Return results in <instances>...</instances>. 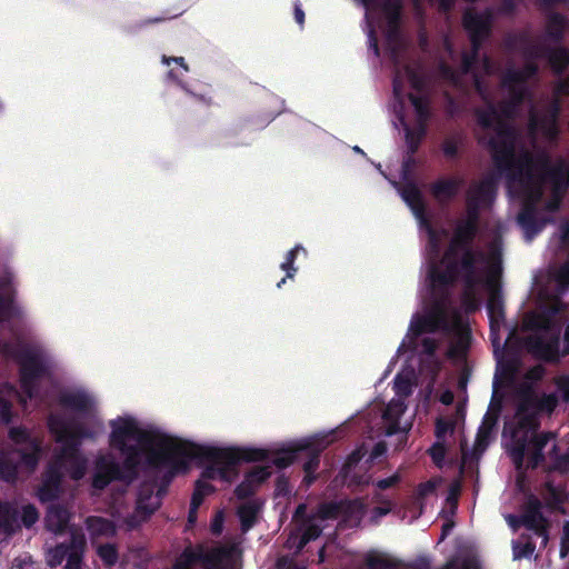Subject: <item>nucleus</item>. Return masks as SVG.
I'll return each instance as SVG.
<instances>
[{
    "mask_svg": "<svg viewBox=\"0 0 569 569\" xmlns=\"http://www.w3.org/2000/svg\"><path fill=\"white\" fill-rule=\"evenodd\" d=\"M401 197L411 208L420 223L421 232L427 237V277L421 290L422 309L412 317L409 332L399 351L406 346L419 349L420 372L433 379L440 369L441 361L435 353L437 341L430 335L448 333L451 336L448 357L455 360L462 359L469 342L466 320L460 313L449 310L448 303L443 299L447 284L453 280H461L469 290L468 295L487 290L491 296L488 302L491 328L493 331L500 328L502 308L496 297L502 270L500 243L496 240L486 253L469 248L467 241L475 231V220L469 217L457 227L449 248L441 257L442 248L448 240L447 232L442 228L431 226L425 219L419 190L415 186H407L401 191Z\"/></svg>",
    "mask_w": 569,
    "mask_h": 569,
    "instance_id": "f257e3e1",
    "label": "nucleus"
},
{
    "mask_svg": "<svg viewBox=\"0 0 569 569\" xmlns=\"http://www.w3.org/2000/svg\"><path fill=\"white\" fill-rule=\"evenodd\" d=\"M110 448L119 452V458L128 466L140 462L142 457L153 465L168 466L182 470L193 459L207 463L204 479L230 483L238 475L241 461L272 462L283 468L295 459L299 450H321L331 441L332 433L317 435L301 439L278 450L251 448H220L198 445L178 438L159 428L148 427L130 415H122L109 422Z\"/></svg>",
    "mask_w": 569,
    "mask_h": 569,
    "instance_id": "f03ea898",
    "label": "nucleus"
},
{
    "mask_svg": "<svg viewBox=\"0 0 569 569\" xmlns=\"http://www.w3.org/2000/svg\"><path fill=\"white\" fill-rule=\"evenodd\" d=\"M478 118L480 124L496 136L489 144L498 167L506 172L510 196L519 198L523 203L525 209L519 214L518 222L530 240L542 228V224L532 227L531 204L540 197L542 187L550 186L558 191V174L550 169L545 154L533 156L519 150L513 132L496 110L481 111Z\"/></svg>",
    "mask_w": 569,
    "mask_h": 569,
    "instance_id": "7ed1b4c3",
    "label": "nucleus"
},
{
    "mask_svg": "<svg viewBox=\"0 0 569 569\" xmlns=\"http://www.w3.org/2000/svg\"><path fill=\"white\" fill-rule=\"evenodd\" d=\"M94 431L79 429L66 415H51L49 429L60 446L61 453L48 467L37 496L41 501L54 499L66 487L67 479L80 480L87 473V460L79 452L81 440L93 438L103 429L101 421L94 425Z\"/></svg>",
    "mask_w": 569,
    "mask_h": 569,
    "instance_id": "20e7f679",
    "label": "nucleus"
},
{
    "mask_svg": "<svg viewBox=\"0 0 569 569\" xmlns=\"http://www.w3.org/2000/svg\"><path fill=\"white\" fill-rule=\"evenodd\" d=\"M423 83L417 68L410 67L398 71L393 81V124L410 150L423 138L430 117Z\"/></svg>",
    "mask_w": 569,
    "mask_h": 569,
    "instance_id": "39448f33",
    "label": "nucleus"
},
{
    "mask_svg": "<svg viewBox=\"0 0 569 569\" xmlns=\"http://www.w3.org/2000/svg\"><path fill=\"white\" fill-rule=\"evenodd\" d=\"M557 398L547 395L540 399H530L522 405L516 415V425H507L503 430V438L510 437L512 443L507 442L512 459L518 468L523 463L528 467H536L541 460L540 451L550 439L549 435H537L536 411L551 412L556 407Z\"/></svg>",
    "mask_w": 569,
    "mask_h": 569,
    "instance_id": "423d86ee",
    "label": "nucleus"
},
{
    "mask_svg": "<svg viewBox=\"0 0 569 569\" xmlns=\"http://www.w3.org/2000/svg\"><path fill=\"white\" fill-rule=\"evenodd\" d=\"M559 329L555 328L550 316L545 311L528 315L519 332H513L506 341L512 347L517 341L528 351L540 358L551 359L556 355Z\"/></svg>",
    "mask_w": 569,
    "mask_h": 569,
    "instance_id": "0eeeda50",
    "label": "nucleus"
},
{
    "mask_svg": "<svg viewBox=\"0 0 569 569\" xmlns=\"http://www.w3.org/2000/svg\"><path fill=\"white\" fill-rule=\"evenodd\" d=\"M10 437L17 448L12 452L0 453V476L6 481H13L19 472L32 470L40 451L37 438L24 428L12 429Z\"/></svg>",
    "mask_w": 569,
    "mask_h": 569,
    "instance_id": "6e6552de",
    "label": "nucleus"
},
{
    "mask_svg": "<svg viewBox=\"0 0 569 569\" xmlns=\"http://www.w3.org/2000/svg\"><path fill=\"white\" fill-rule=\"evenodd\" d=\"M232 550L226 547L209 548L189 545L177 557L172 569H233Z\"/></svg>",
    "mask_w": 569,
    "mask_h": 569,
    "instance_id": "1a4fd4ad",
    "label": "nucleus"
},
{
    "mask_svg": "<svg viewBox=\"0 0 569 569\" xmlns=\"http://www.w3.org/2000/svg\"><path fill=\"white\" fill-rule=\"evenodd\" d=\"M413 373L402 371L395 379L396 398L390 400L382 412V422L388 435L396 432H407L411 428V420L402 418L405 413L403 399L412 391Z\"/></svg>",
    "mask_w": 569,
    "mask_h": 569,
    "instance_id": "9d476101",
    "label": "nucleus"
},
{
    "mask_svg": "<svg viewBox=\"0 0 569 569\" xmlns=\"http://www.w3.org/2000/svg\"><path fill=\"white\" fill-rule=\"evenodd\" d=\"M306 506L300 505L293 516V522L301 531V533H318L326 529L322 526V522L330 518H336L342 512L350 513V520H358L360 515L362 513V505L358 501L343 503L340 506L326 505L322 506L319 511L311 516L307 517Z\"/></svg>",
    "mask_w": 569,
    "mask_h": 569,
    "instance_id": "9b49d317",
    "label": "nucleus"
},
{
    "mask_svg": "<svg viewBox=\"0 0 569 569\" xmlns=\"http://www.w3.org/2000/svg\"><path fill=\"white\" fill-rule=\"evenodd\" d=\"M46 366L43 359L38 356H30L21 361V391L17 393L21 403L26 405L28 399L38 395L37 386L44 379Z\"/></svg>",
    "mask_w": 569,
    "mask_h": 569,
    "instance_id": "f8f14e48",
    "label": "nucleus"
},
{
    "mask_svg": "<svg viewBox=\"0 0 569 569\" xmlns=\"http://www.w3.org/2000/svg\"><path fill=\"white\" fill-rule=\"evenodd\" d=\"M39 519L37 509L29 503L20 507L0 505V530L21 523L26 529H30Z\"/></svg>",
    "mask_w": 569,
    "mask_h": 569,
    "instance_id": "ddd939ff",
    "label": "nucleus"
},
{
    "mask_svg": "<svg viewBox=\"0 0 569 569\" xmlns=\"http://www.w3.org/2000/svg\"><path fill=\"white\" fill-rule=\"evenodd\" d=\"M96 405V399L82 389L70 391L61 399L63 410L78 417L93 415Z\"/></svg>",
    "mask_w": 569,
    "mask_h": 569,
    "instance_id": "4468645a",
    "label": "nucleus"
},
{
    "mask_svg": "<svg viewBox=\"0 0 569 569\" xmlns=\"http://www.w3.org/2000/svg\"><path fill=\"white\" fill-rule=\"evenodd\" d=\"M271 476L270 467L267 465L254 466L242 482L236 488V495L242 499L253 493L257 488Z\"/></svg>",
    "mask_w": 569,
    "mask_h": 569,
    "instance_id": "2eb2a0df",
    "label": "nucleus"
},
{
    "mask_svg": "<svg viewBox=\"0 0 569 569\" xmlns=\"http://www.w3.org/2000/svg\"><path fill=\"white\" fill-rule=\"evenodd\" d=\"M463 23L470 34L472 46L476 49L478 41L488 33L490 26L489 16L487 13L467 11Z\"/></svg>",
    "mask_w": 569,
    "mask_h": 569,
    "instance_id": "dca6fc26",
    "label": "nucleus"
},
{
    "mask_svg": "<svg viewBox=\"0 0 569 569\" xmlns=\"http://www.w3.org/2000/svg\"><path fill=\"white\" fill-rule=\"evenodd\" d=\"M117 473V462L113 457L101 456L98 458L93 475L96 488L106 487Z\"/></svg>",
    "mask_w": 569,
    "mask_h": 569,
    "instance_id": "f3484780",
    "label": "nucleus"
},
{
    "mask_svg": "<svg viewBox=\"0 0 569 569\" xmlns=\"http://www.w3.org/2000/svg\"><path fill=\"white\" fill-rule=\"evenodd\" d=\"M261 505L253 500L242 503L237 515L241 523V529L248 531L260 520Z\"/></svg>",
    "mask_w": 569,
    "mask_h": 569,
    "instance_id": "a211bd4d",
    "label": "nucleus"
},
{
    "mask_svg": "<svg viewBox=\"0 0 569 569\" xmlns=\"http://www.w3.org/2000/svg\"><path fill=\"white\" fill-rule=\"evenodd\" d=\"M72 538V548L69 552L64 569H82L83 550L86 546V536H70Z\"/></svg>",
    "mask_w": 569,
    "mask_h": 569,
    "instance_id": "6ab92c4d",
    "label": "nucleus"
},
{
    "mask_svg": "<svg viewBox=\"0 0 569 569\" xmlns=\"http://www.w3.org/2000/svg\"><path fill=\"white\" fill-rule=\"evenodd\" d=\"M48 529L56 533H63L69 528V515L66 510L52 509L47 517Z\"/></svg>",
    "mask_w": 569,
    "mask_h": 569,
    "instance_id": "aec40b11",
    "label": "nucleus"
},
{
    "mask_svg": "<svg viewBox=\"0 0 569 569\" xmlns=\"http://www.w3.org/2000/svg\"><path fill=\"white\" fill-rule=\"evenodd\" d=\"M531 131L535 136H545L552 138L557 132L555 119L552 117L539 121L536 117L531 119Z\"/></svg>",
    "mask_w": 569,
    "mask_h": 569,
    "instance_id": "412c9836",
    "label": "nucleus"
},
{
    "mask_svg": "<svg viewBox=\"0 0 569 569\" xmlns=\"http://www.w3.org/2000/svg\"><path fill=\"white\" fill-rule=\"evenodd\" d=\"M12 293L9 280L0 283V320L6 319L11 310Z\"/></svg>",
    "mask_w": 569,
    "mask_h": 569,
    "instance_id": "4be33fe9",
    "label": "nucleus"
},
{
    "mask_svg": "<svg viewBox=\"0 0 569 569\" xmlns=\"http://www.w3.org/2000/svg\"><path fill=\"white\" fill-rule=\"evenodd\" d=\"M533 71L529 70L526 73V77L531 74ZM525 78L523 73H519L517 71H509L503 78V87H506L509 91L515 94L521 96L523 91L522 79Z\"/></svg>",
    "mask_w": 569,
    "mask_h": 569,
    "instance_id": "5701e85b",
    "label": "nucleus"
},
{
    "mask_svg": "<svg viewBox=\"0 0 569 569\" xmlns=\"http://www.w3.org/2000/svg\"><path fill=\"white\" fill-rule=\"evenodd\" d=\"M97 553L106 567H113L118 562L119 553L116 545L102 543L97 548Z\"/></svg>",
    "mask_w": 569,
    "mask_h": 569,
    "instance_id": "b1692460",
    "label": "nucleus"
},
{
    "mask_svg": "<svg viewBox=\"0 0 569 569\" xmlns=\"http://www.w3.org/2000/svg\"><path fill=\"white\" fill-rule=\"evenodd\" d=\"M72 548V541L67 543H60L57 545L51 551L49 552L48 558V566L51 568H56L62 563L63 560H67V557Z\"/></svg>",
    "mask_w": 569,
    "mask_h": 569,
    "instance_id": "393cba45",
    "label": "nucleus"
},
{
    "mask_svg": "<svg viewBox=\"0 0 569 569\" xmlns=\"http://www.w3.org/2000/svg\"><path fill=\"white\" fill-rule=\"evenodd\" d=\"M536 549V543L530 539L527 540H512V552L515 559L531 558Z\"/></svg>",
    "mask_w": 569,
    "mask_h": 569,
    "instance_id": "a878e982",
    "label": "nucleus"
},
{
    "mask_svg": "<svg viewBox=\"0 0 569 569\" xmlns=\"http://www.w3.org/2000/svg\"><path fill=\"white\" fill-rule=\"evenodd\" d=\"M88 530L90 533H111L116 528L112 522L99 517H93L88 520Z\"/></svg>",
    "mask_w": 569,
    "mask_h": 569,
    "instance_id": "bb28decb",
    "label": "nucleus"
},
{
    "mask_svg": "<svg viewBox=\"0 0 569 569\" xmlns=\"http://www.w3.org/2000/svg\"><path fill=\"white\" fill-rule=\"evenodd\" d=\"M442 569H480V565L475 558L466 557L463 559L452 558L448 560Z\"/></svg>",
    "mask_w": 569,
    "mask_h": 569,
    "instance_id": "cd10ccee",
    "label": "nucleus"
},
{
    "mask_svg": "<svg viewBox=\"0 0 569 569\" xmlns=\"http://www.w3.org/2000/svg\"><path fill=\"white\" fill-rule=\"evenodd\" d=\"M369 569H398L396 562L381 556H369L366 560Z\"/></svg>",
    "mask_w": 569,
    "mask_h": 569,
    "instance_id": "c85d7f7f",
    "label": "nucleus"
},
{
    "mask_svg": "<svg viewBox=\"0 0 569 569\" xmlns=\"http://www.w3.org/2000/svg\"><path fill=\"white\" fill-rule=\"evenodd\" d=\"M306 252L301 246H296L292 250H290L286 257V261L281 263V269L287 272L288 278H293L296 273V269L293 268V261L296 254L299 252Z\"/></svg>",
    "mask_w": 569,
    "mask_h": 569,
    "instance_id": "c756f323",
    "label": "nucleus"
},
{
    "mask_svg": "<svg viewBox=\"0 0 569 569\" xmlns=\"http://www.w3.org/2000/svg\"><path fill=\"white\" fill-rule=\"evenodd\" d=\"M229 517L224 510H218L211 519V530L213 533H220L224 529H227L226 523L228 522Z\"/></svg>",
    "mask_w": 569,
    "mask_h": 569,
    "instance_id": "7c9ffc66",
    "label": "nucleus"
},
{
    "mask_svg": "<svg viewBox=\"0 0 569 569\" xmlns=\"http://www.w3.org/2000/svg\"><path fill=\"white\" fill-rule=\"evenodd\" d=\"M456 191V184L451 181H442L435 186V193L439 199L452 196Z\"/></svg>",
    "mask_w": 569,
    "mask_h": 569,
    "instance_id": "2f4dec72",
    "label": "nucleus"
},
{
    "mask_svg": "<svg viewBox=\"0 0 569 569\" xmlns=\"http://www.w3.org/2000/svg\"><path fill=\"white\" fill-rule=\"evenodd\" d=\"M212 488L209 485H207L204 480L199 481L192 497L193 508H197L200 505L202 497L206 493L210 492Z\"/></svg>",
    "mask_w": 569,
    "mask_h": 569,
    "instance_id": "473e14b6",
    "label": "nucleus"
},
{
    "mask_svg": "<svg viewBox=\"0 0 569 569\" xmlns=\"http://www.w3.org/2000/svg\"><path fill=\"white\" fill-rule=\"evenodd\" d=\"M170 61H173L178 66L177 67V71H174L173 69L170 70V76L171 77L179 78V77L183 76L188 71V68L184 64L182 58H172V59H170V58H167L166 56L162 57V62L163 63L169 64Z\"/></svg>",
    "mask_w": 569,
    "mask_h": 569,
    "instance_id": "72a5a7b5",
    "label": "nucleus"
},
{
    "mask_svg": "<svg viewBox=\"0 0 569 569\" xmlns=\"http://www.w3.org/2000/svg\"><path fill=\"white\" fill-rule=\"evenodd\" d=\"M506 521L509 525V529L512 531H517L521 528H531L527 519L518 518L511 515L506 516Z\"/></svg>",
    "mask_w": 569,
    "mask_h": 569,
    "instance_id": "f704fd0d",
    "label": "nucleus"
},
{
    "mask_svg": "<svg viewBox=\"0 0 569 569\" xmlns=\"http://www.w3.org/2000/svg\"><path fill=\"white\" fill-rule=\"evenodd\" d=\"M452 429L453 427L451 422L445 419H439L436 426V436L438 440H442L447 433H451Z\"/></svg>",
    "mask_w": 569,
    "mask_h": 569,
    "instance_id": "c9c22d12",
    "label": "nucleus"
},
{
    "mask_svg": "<svg viewBox=\"0 0 569 569\" xmlns=\"http://www.w3.org/2000/svg\"><path fill=\"white\" fill-rule=\"evenodd\" d=\"M445 446L441 440H438L430 449V455L437 465H440L445 458Z\"/></svg>",
    "mask_w": 569,
    "mask_h": 569,
    "instance_id": "e433bc0d",
    "label": "nucleus"
},
{
    "mask_svg": "<svg viewBox=\"0 0 569 569\" xmlns=\"http://www.w3.org/2000/svg\"><path fill=\"white\" fill-rule=\"evenodd\" d=\"M567 62H569V53L567 51L561 50L555 53V57L552 58V63L556 69L560 70Z\"/></svg>",
    "mask_w": 569,
    "mask_h": 569,
    "instance_id": "4c0bfd02",
    "label": "nucleus"
},
{
    "mask_svg": "<svg viewBox=\"0 0 569 569\" xmlns=\"http://www.w3.org/2000/svg\"><path fill=\"white\" fill-rule=\"evenodd\" d=\"M10 419V405L7 400L0 398V423H6Z\"/></svg>",
    "mask_w": 569,
    "mask_h": 569,
    "instance_id": "58836bf2",
    "label": "nucleus"
},
{
    "mask_svg": "<svg viewBox=\"0 0 569 569\" xmlns=\"http://www.w3.org/2000/svg\"><path fill=\"white\" fill-rule=\"evenodd\" d=\"M557 385L565 399L569 401V376L560 377L557 381Z\"/></svg>",
    "mask_w": 569,
    "mask_h": 569,
    "instance_id": "ea45409f",
    "label": "nucleus"
},
{
    "mask_svg": "<svg viewBox=\"0 0 569 569\" xmlns=\"http://www.w3.org/2000/svg\"><path fill=\"white\" fill-rule=\"evenodd\" d=\"M320 536H289V540L293 539L296 541L297 538H300L298 548L302 549L310 541L316 540Z\"/></svg>",
    "mask_w": 569,
    "mask_h": 569,
    "instance_id": "a19ab883",
    "label": "nucleus"
},
{
    "mask_svg": "<svg viewBox=\"0 0 569 569\" xmlns=\"http://www.w3.org/2000/svg\"><path fill=\"white\" fill-rule=\"evenodd\" d=\"M569 553V536H561L560 557L563 559Z\"/></svg>",
    "mask_w": 569,
    "mask_h": 569,
    "instance_id": "79ce46f5",
    "label": "nucleus"
},
{
    "mask_svg": "<svg viewBox=\"0 0 569 569\" xmlns=\"http://www.w3.org/2000/svg\"><path fill=\"white\" fill-rule=\"evenodd\" d=\"M397 481H398V476L393 475V476H391V477H389L387 479L380 480L378 482V487L381 488V489H386V488L391 487Z\"/></svg>",
    "mask_w": 569,
    "mask_h": 569,
    "instance_id": "37998d69",
    "label": "nucleus"
},
{
    "mask_svg": "<svg viewBox=\"0 0 569 569\" xmlns=\"http://www.w3.org/2000/svg\"><path fill=\"white\" fill-rule=\"evenodd\" d=\"M392 508V505L390 501H385L382 502V505L378 508H376L375 512L377 513V516H383V515H387Z\"/></svg>",
    "mask_w": 569,
    "mask_h": 569,
    "instance_id": "c03bdc74",
    "label": "nucleus"
},
{
    "mask_svg": "<svg viewBox=\"0 0 569 569\" xmlns=\"http://www.w3.org/2000/svg\"><path fill=\"white\" fill-rule=\"evenodd\" d=\"M559 278L561 284H569V264L562 268Z\"/></svg>",
    "mask_w": 569,
    "mask_h": 569,
    "instance_id": "a18cd8bd",
    "label": "nucleus"
},
{
    "mask_svg": "<svg viewBox=\"0 0 569 569\" xmlns=\"http://www.w3.org/2000/svg\"><path fill=\"white\" fill-rule=\"evenodd\" d=\"M473 63H475V56H465L463 57V69L465 71H470L473 69Z\"/></svg>",
    "mask_w": 569,
    "mask_h": 569,
    "instance_id": "49530a36",
    "label": "nucleus"
},
{
    "mask_svg": "<svg viewBox=\"0 0 569 569\" xmlns=\"http://www.w3.org/2000/svg\"><path fill=\"white\" fill-rule=\"evenodd\" d=\"M295 18H296V21L299 24H303V22H305V13H303V11L301 10V8L299 6H296Z\"/></svg>",
    "mask_w": 569,
    "mask_h": 569,
    "instance_id": "de8ad7c7",
    "label": "nucleus"
},
{
    "mask_svg": "<svg viewBox=\"0 0 569 569\" xmlns=\"http://www.w3.org/2000/svg\"><path fill=\"white\" fill-rule=\"evenodd\" d=\"M453 400V395L451 391H445L441 397H440V401L445 405H450Z\"/></svg>",
    "mask_w": 569,
    "mask_h": 569,
    "instance_id": "09e8293b",
    "label": "nucleus"
},
{
    "mask_svg": "<svg viewBox=\"0 0 569 569\" xmlns=\"http://www.w3.org/2000/svg\"><path fill=\"white\" fill-rule=\"evenodd\" d=\"M386 451V447L382 443L376 445L373 451H372V458H377L381 456Z\"/></svg>",
    "mask_w": 569,
    "mask_h": 569,
    "instance_id": "8fccbe9b",
    "label": "nucleus"
},
{
    "mask_svg": "<svg viewBox=\"0 0 569 569\" xmlns=\"http://www.w3.org/2000/svg\"><path fill=\"white\" fill-rule=\"evenodd\" d=\"M541 376H542V369L540 367L533 368L529 373L530 379H539Z\"/></svg>",
    "mask_w": 569,
    "mask_h": 569,
    "instance_id": "3c124183",
    "label": "nucleus"
},
{
    "mask_svg": "<svg viewBox=\"0 0 569 569\" xmlns=\"http://www.w3.org/2000/svg\"><path fill=\"white\" fill-rule=\"evenodd\" d=\"M156 506L148 512L143 511V506H142V502L140 501L139 502V506H138V515L141 516V520H144L146 519V516L150 512H152L154 510Z\"/></svg>",
    "mask_w": 569,
    "mask_h": 569,
    "instance_id": "603ef678",
    "label": "nucleus"
},
{
    "mask_svg": "<svg viewBox=\"0 0 569 569\" xmlns=\"http://www.w3.org/2000/svg\"><path fill=\"white\" fill-rule=\"evenodd\" d=\"M452 528H453V523L452 522L443 523V526H442V533H448V531L451 530Z\"/></svg>",
    "mask_w": 569,
    "mask_h": 569,
    "instance_id": "864d4df0",
    "label": "nucleus"
},
{
    "mask_svg": "<svg viewBox=\"0 0 569 569\" xmlns=\"http://www.w3.org/2000/svg\"><path fill=\"white\" fill-rule=\"evenodd\" d=\"M138 526H139V521L131 520V521L129 522L128 529H129V530H133V529H137V528H138Z\"/></svg>",
    "mask_w": 569,
    "mask_h": 569,
    "instance_id": "5fc2aeb1",
    "label": "nucleus"
},
{
    "mask_svg": "<svg viewBox=\"0 0 569 569\" xmlns=\"http://www.w3.org/2000/svg\"><path fill=\"white\" fill-rule=\"evenodd\" d=\"M316 465H317V462H315L313 460H312V461H310V462H308V463L306 465V471H308V472H309L312 468H315V467H316Z\"/></svg>",
    "mask_w": 569,
    "mask_h": 569,
    "instance_id": "6e6d98bb",
    "label": "nucleus"
},
{
    "mask_svg": "<svg viewBox=\"0 0 569 569\" xmlns=\"http://www.w3.org/2000/svg\"><path fill=\"white\" fill-rule=\"evenodd\" d=\"M476 307V301H466V309H473Z\"/></svg>",
    "mask_w": 569,
    "mask_h": 569,
    "instance_id": "4d7b16f0",
    "label": "nucleus"
},
{
    "mask_svg": "<svg viewBox=\"0 0 569 569\" xmlns=\"http://www.w3.org/2000/svg\"><path fill=\"white\" fill-rule=\"evenodd\" d=\"M565 339H566L567 347H568V349H569V326H568V329H567V331H566Z\"/></svg>",
    "mask_w": 569,
    "mask_h": 569,
    "instance_id": "13d9d810",
    "label": "nucleus"
},
{
    "mask_svg": "<svg viewBox=\"0 0 569 569\" xmlns=\"http://www.w3.org/2000/svg\"><path fill=\"white\" fill-rule=\"evenodd\" d=\"M541 537H542V545L546 546L548 543V540H549L550 536L545 535V536H541Z\"/></svg>",
    "mask_w": 569,
    "mask_h": 569,
    "instance_id": "bf43d9fd",
    "label": "nucleus"
},
{
    "mask_svg": "<svg viewBox=\"0 0 569 569\" xmlns=\"http://www.w3.org/2000/svg\"><path fill=\"white\" fill-rule=\"evenodd\" d=\"M482 66L486 71H489V63L486 59L482 60Z\"/></svg>",
    "mask_w": 569,
    "mask_h": 569,
    "instance_id": "052dcab7",
    "label": "nucleus"
},
{
    "mask_svg": "<svg viewBox=\"0 0 569 569\" xmlns=\"http://www.w3.org/2000/svg\"><path fill=\"white\" fill-rule=\"evenodd\" d=\"M284 282H286V279L283 278V279H281V281H279V282L277 283V287H278V288H281V286H282Z\"/></svg>",
    "mask_w": 569,
    "mask_h": 569,
    "instance_id": "680f3d73",
    "label": "nucleus"
},
{
    "mask_svg": "<svg viewBox=\"0 0 569 569\" xmlns=\"http://www.w3.org/2000/svg\"><path fill=\"white\" fill-rule=\"evenodd\" d=\"M443 74H445L446 77H452V74H450V73H449V70H443Z\"/></svg>",
    "mask_w": 569,
    "mask_h": 569,
    "instance_id": "e2e57ef3",
    "label": "nucleus"
},
{
    "mask_svg": "<svg viewBox=\"0 0 569 569\" xmlns=\"http://www.w3.org/2000/svg\"><path fill=\"white\" fill-rule=\"evenodd\" d=\"M425 487H426V490H427V489H430V490H431V489H432V487H433V485H432V483H427Z\"/></svg>",
    "mask_w": 569,
    "mask_h": 569,
    "instance_id": "0e129e2a",
    "label": "nucleus"
},
{
    "mask_svg": "<svg viewBox=\"0 0 569 569\" xmlns=\"http://www.w3.org/2000/svg\"><path fill=\"white\" fill-rule=\"evenodd\" d=\"M446 538H447V536H440V539L438 540V543H441Z\"/></svg>",
    "mask_w": 569,
    "mask_h": 569,
    "instance_id": "69168bd1",
    "label": "nucleus"
},
{
    "mask_svg": "<svg viewBox=\"0 0 569 569\" xmlns=\"http://www.w3.org/2000/svg\"><path fill=\"white\" fill-rule=\"evenodd\" d=\"M430 393H431V387H430V386H428V393H427V396H426V397H428Z\"/></svg>",
    "mask_w": 569,
    "mask_h": 569,
    "instance_id": "338daca9",
    "label": "nucleus"
},
{
    "mask_svg": "<svg viewBox=\"0 0 569 569\" xmlns=\"http://www.w3.org/2000/svg\"><path fill=\"white\" fill-rule=\"evenodd\" d=\"M566 533H569V530H568V531H566Z\"/></svg>",
    "mask_w": 569,
    "mask_h": 569,
    "instance_id": "774afa93",
    "label": "nucleus"
}]
</instances>
